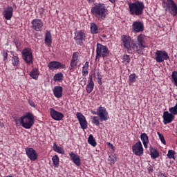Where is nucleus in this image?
Returning <instances> with one entry per match:
<instances>
[{
  "label": "nucleus",
  "mask_w": 177,
  "mask_h": 177,
  "mask_svg": "<svg viewBox=\"0 0 177 177\" xmlns=\"http://www.w3.org/2000/svg\"><path fill=\"white\" fill-rule=\"evenodd\" d=\"M150 153L151 158H157L159 157L160 153H158V151L153 147H150Z\"/></svg>",
  "instance_id": "obj_27"
},
{
  "label": "nucleus",
  "mask_w": 177,
  "mask_h": 177,
  "mask_svg": "<svg viewBox=\"0 0 177 177\" xmlns=\"http://www.w3.org/2000/svg\"><path fill=\"white\" fill-rule=\"evenodd\" d=\"M12 63L14 66H19L20 63V59H19V57L17 55H13L12 59Z\"/></svg>",
  "instance_id": "obj_32"
},
{
  "label": "nucleus",
  "mask_w": 177,
  "mask_h": 177,
  "mask_svg": "<svg viewBox=\"0 0 177 177\" xmlns=\"http://www.w3.org/2000/svg\"><path fill=\"white\" fill-rule=\"evenodd\" d=\"M6 177H12V176H7Z\"/></svg>",
  "instance_id": "obj_52"
},
{
  "label": "nucleus",
  "mask_w": 177,
  "mask_h": 177,
  "mask_svg": "<svg viewBox=\"0 0 177 177\" xmlns=\"http://www.w3.org/2000/svg\"><path fill=\"white\" fill-rule=\"evenodd\" d=\"M32 25L33 30H35V31H41V28L44 26V23L40 19H33Z\"/></svg>",
  "instance_id": "obj_19"
},
{
  "label": "nucleus",
  "mask_w": 177,
  "mask_h": 177,
  "mask_svg": "<svg viewBox=\"0 0 177 177\" xmlns=\"http://www.w3.org/2000/svg\"><path fill=\"white\" fill-rule=\"evenodd\" d=\"M30 76L33 78V80H37L38 78V69L34 68L30 73Z\"/></svg>",
  "instance_id": "obj_33"
},
{
  "label": "nucleus",
  "mask_w": 177,
  "mask_h": 177,
  "mask_svg": "<svg viewBox=\"0 0 177 177\" xmlns=\"http://www.w3.org/2000/svg\"><path fill=\"white\" fill-rule=\"evenodd\" d=\"M132 27L134 32H142L145 30V25L140 21H134Z\"/></svg>",
  "instance_id": "obj_16"
},
{
  "label": "nucleus",
  "mask_w": 177,
  "mask_h": 177,
  "mask_svg": "<svg viewBox=\"0 0 177 177\" xmlns=\"http://www.w3.org/2000/svg\"><path fill=\"white\" fill-rule=\"evenodd\" d=\"M93 114H96V112H93Z\"/></svg>",
  "instance_id": "obj_51"
},
{
  "label": "nucleus",
  "mask_w": 177,
  "mask_h": 177,
  "mask_svg": "<svg viewBox=\"0 0 177 177\" xmlns=\"http://www.w3.org/2000/svg\"><path fill=\"white\" fill-rule=\"evenodd\" d=\"M92 122L93 124L97 125V127H99V125H100V122H99V119H97V117L96 116H93L92 118Z\"/></svg>",
  "instance_id": "obj_39"
},
{
  "label": "nucleus",
  "mask_w": 177,
  "mask_h": 177,
  "mask_svg": "<svg viewBox=\"0 0 177 177\" xmlns=\"http://www.w3.org/2000/svg\"><path fill=\"white\" fill-rule=\"evenodd\" d=\"M53 149L54 151H56V153H59V154H64V149L57 146V145H56V143L53 144Z\"/></svg>",
  "instance_id": "obj_26"
},
{
  "label": "nucleus",
  "mask_w": 177,
  "mask_h": 177,
  "mask_svg": "<svg viewBox=\"0 0 177 177\" xmlns=\"http://www.w3.org/2000/svg\"><path fill=\"white\" fill-rule=\"evenodd\" d=\"M69 156L71 158V160L73 161L74 164L77 165V167H80L81 165V159L80 158V156L73 152H71L69 153Z\"/></svg>",
  "instance_id": "obj_23"
},
{
  "label": "nucleus",
  "mask_w": 177,
  "mask_h": 177,
  "mask_svg": "<svg viewBox=\"0 0 177 177\" xmlns=\"http://www.w3.org/2000/svg\"><path fill=\"white\" fill-rule=\"evenodd\" d=\"M140 138L143 143L144 147H145V149H147V145H149V136H147V134H146V133H141Z\"/></svg>",
  "instance_id": "obj_25"
},
{
  "label": "nucleus",
  "mask_w": 177,
  "mask_h": 177,
  "mask_svg": "<svg viewBox=\"0 0 177 177\" xmlns=\"http://www.w3.org/2000/svg\"><path fill=\"white\" fill-rule=\"evenodd\" d=\"M98 117H100V121H107L109 120V113L106 111V108L100 106L97 113Z\"/></svg>",
  "instance_id": "obj_9"
},
{
  "label": "nucleus",
  "mask_w": 177,
  "mask_h": 177,
  "mask_svg": "<svg viewBox=\"0 0 177 177\" xmlns=\"http://www.w3.org/2000/svg\"><path fill=\"white\" fill-rule=\"evenodd\" d=\"M74 39L76 41V44H77V45L82 46L84 44L82 41L85 39V33H84V32L82 30L77 31L75 32Z\"/></svg>",
  "instance_id": "obj_14"
},
{
  "label": "nucleus",
  "mask_w": 177,
  "mask_h": 177,
  "mask_svg": "<svg viewBox=\"0 0 177 177\" xmlns=\"http://www.w3.org/2000/svg\"><path fill=\"white\" fill-rule=\"evenodd\" d=\"M16 44V46H17V44Z\"/></svg>",
  "instance_id": "obj_54"
},
{
  "label": "nucleus",
  "mask_w": 177,
  "mask_h": 177,
  "mask_svg": "<svg viewBox=\"0 0 177 177\" xmlns=\"http://www.w3.org/2000/svg\"><path fill=\"white\" fill-rule=\"evenodd\" d=\"M53 92L55 97L60 99V97L63 96V87L60 86H56L54 87Z\"/></svg>",
  "instance_id": "obj_22"
},
{
  "label": "nucleus",
  "mask_w": 177,
  "mask_h": 177,
  "mask_svg": "<svg viewBox=\"0 0 177 177\" xmlns=\"http://www.w3.org/2000/svg\"><path fill=\"white\" fill-rule=\"evenodd\" d=\"M48 66L50 70H57L59 68H66V66H64V64L56 61H53L50 62Z\"/></svg>",
  "instance_id": "obj_15"
},
{
  "label": "nucleus",
  "mask_w": 177,
  "mask_h": 177,
  "mask_svg": "<svg viewBox=\"0 0 177 177\" xmlns=\"http://www.w3.org/2000/svg\"><path fill=\"white\" fill-rule=\"evenodd\" d=\"M88 142L89 143V145H91V146H93V147L96 146V140H95V138H93V136L92 134H91L88 136Z\"/></svg>",
  "instance_id": "obj_29"
},
{
  "label": "nucleus",
  "mask_w": 177,
  "mask_h": 177,
  "mask_svg": "<svg viewBox=\"0 0 177 177\" xmlns=\"http://www.w3.org/2000/svg\"><path fill=\"white\" fill-rule=\"evenodd\" d=\"M175 116L172 113H169L168 111H165L163 113V122L165 125L167 124H171L174 121Z\"/></svg>",
  "instance_id": "obj_17"
},
{
  "label": "nucleus",
  "mask_w": 177,
  "mask_h": 177,
  "mask_svg": "<svg viewBox=\"0 0 177 177\" xmlns=\"http://www.w3.org/2000/svg\"><path fill=\"white\" fill-rule=\"evenodd\" d=\"M0 127L1 128H3V124L2 122H0Z\"/></svg>",
  "instance_id": "obj_48"
},
{
  "label": "nucleus",
  "mask_w": 177,
  "mask_h": 177,
  "mask_svg": "<svg viewBox=\"0 0 177 177\" xmlns=\"http://www.w3.org/2000/svg\"><path fill=\"white\" fill-rule=\"evenodd\" d=\"M50 115L53 120H55V121H60L64 117V115L63 113L58 112L57 111H55L53 109H50Z\"/></svg>",
  "instance_id": "obj_18"
},
{
  "label": "nucleus",
  "mask_w": 177,
  "mask_h": 177,
  "mask_svg": "<svg viewBox=\"0 0 177 177\" xmlns=\"http://www.w3.org/2000/svg\"><path fill=\"white\" fill-rule=\"evenodd\" d=\"M109 146H110L111 147H112V149H114V146H113V144L108 142Z\"/></svg>",
  "instance_id": "obj_47"
},
{
  "label": "nucleus",
  "mask_w": 177,
  "mask_h": 177,
  "mask_svg": "<svg viewBox=\"0 0 177 177\" xmlns=\"http://www.w3.org/2000/svg\"><path fill=\"white\" fill-rule=\"evenodd\" d=\"M109 161L111 164H114L115 161H117V159L115 158V157H114V156H110L109 157Z\"/></svg>",
  "instance_id": "obj_42"
},
{
  "label": "nucleus",
  "mask_w": 177,
  "mask_h": 177,
  "mask_svg": "<svg viewBox=\"0 0 177 177\" xmlns=\"http://www.w3.org/2000/svg\"><path fill=\"white\" fill-rule=\"evenodd\" d=\"M122 41L123 42V45L124 48L129 50H132V39L131 37L128 35H122Z\"/></svg>",
  "instance_id": "obj_12"
},
{
  "label": "nucleus",
  "mask_w": 177,
  "mask_h": 177,
  "mask_svg": "<svg viewBox=\"0 0 177 177\" xmlns=\"http://www.w3.org/2000/svg\"><path fill=\"white\" fill-rule=\"evenodd\" d=\"M22 57L27 64H32V53L31 52V49H24L22 51Z\"/></svg>",
  "instance_id": "obj_7"
},
{
  "label": "nucleus",
  "mask_w": 177,
  "mask_h": 177,
  "mask_svg": "<svg viewBox=\"0 0 177 177\" xmlns=\"http://www.w3.org/2000/svg\"><path fill=\"white\" fill-rule=\"evenodd\" d=\"M91 31L92 34H97L99 32L96 24L92 23L91 24Z\"/></svg>",
  "instance_id": "obj_30"
},
{
  "label": "nucleus",
  "mask_w": 177,
  "mask_h": 177,
  "mask_svg": "<svg viewBox=\"0 0 177 177\" xmlns=\"http://www.w3.org/2000/svg\"><path fill=\"white\" fill-rule=\"evenodd\" d=\"M76 117L80 124L82 129H86L88 128V122H86V118L82 115V113L77 112L76 113Z\"/></svg>",
  "instance_id": "obj_10"
},
{
  "label": "nucleus",
  "mask_w": 177,
  "mask_h": 177,
  "mask_svg": "<svg viewBox=\"0 0 177 177\" xmlns=\"http://www.w3.org/2000/svg\"><path fill=\"white\" fill-rule=\"evenodd\" d=\"M161 176H164V177H167V176H165V174H161Z\"/></svg>",
  "instance_id": "obj_50"
},
{
  "label": "nucleus",
  "mask_w": 177,
  "mask_h": 177,
  "mask_svg": "<svg viewBox=\"0 0 177 177\" xmlns=\"http://www.w3.org/2000/svg\"><path fill=\"white\" fill-rule=\"evenodd\" d=\"M3 15L6 20H10L12 16H13V8L10 6L4 9Z\"/></svg>",
  "instance_id": "obj_21"
},
{
  "label": "nucleus",
  "mask_w": 177,
  "mask_h": 177,
  "mask_svg": "<svg viewBox=\"0 0 177 177\" xmlns=\"http://www.w3.org/2000/svg\"><path fill=\"white\" fill-rule=\"evenodd\" d=\"M109 146H110L111 147H112V149H114V146H113V144L108 142Z\"/></svg>",
  "instance_id": "obj_46"
},
{
  "label": "nucleus",
  "mask_w": 177,
  "mask_h": 177,
  "mask_svg": "<svg viewBox=\"0 0 177 177\" xmlns=\"http://www.w3.org/2000/svg\"><path fill=\"white\" fill-rule=\"evenodd\" d=\"M78 56H80V53H74L72 57V60L71 62V68L70 70H74L77 67V63H78Z\"/></svg>",
  "instance_id": "obj_20"
},
{
  "label": "nucleus",
  "mask_w": 177,
  "mask_h": 177,
  "mask_svg": "<svg viewBox=\"0 0 177 177\" xmlns=\"http://www.w3.org/2000/svg\"><path fill=\"white\" fill-rule=\"evenodd\" d=\"M175 154H176V153H175L174 151L169 150L167 157L168 158H174V160H175Z\"/></svg>",
  "instance_id": "obj_38"
},
{
  "label": "nucleus",
  "mask_w": 177,
  "mask_h": 177,
  "mask_svg": "<svg viewBox=\"0 0 177 177\" xmlns=\"http://www.w3.org/2000/svg\"><path fill=\"white\" fill-rule=\"evenodd\" d=\"M129 81L130 82H135L136 81V75L131 74L129 75Z\"/></svg>",
  "instance_id": "obj_41"
},
{
  "label": "nucleus",
  "mask_w": 177,
  "mask_h": 177,
  "mask_svg": "<svg viewBox=\"0 0 177 177\" xmlns=\"http://www.w3.org/2000/svg\"><path fill=\"white\" fill-rule=\"evenodd\" d=\"M169 111L170 113H171V114H172L173 115H176V114H177V103H176V104L175 105L174 107H171V108H169Z\"/></svg>",
  "instance_id": "obj_37"
},
{
  "label": "nucleus",
  "mask_w": 177,
  "mask_h": 177,
  "mask_svg": "<svg viewBox=\"0 0 177 177\" xmlns=\"http://www.w3.org/2000/svg\"><path fill=\"white\" fill-rule=\"evenodd\" d=\"M157 133H158L159 138H160V141L162 142V143H163V145H167V142H165L164 136L162 134L160 133V132H158Z\"/></svg>",
  "instance_id": "obj_40"
},
{
  "label": "nucleus",
  "mask_w": 177,
  "mask_h": 177,
  "mask_svg": "<svg viewBox=\"0 0 177 177\" xmlns=\"http://www.w3.org/2000/svg\"><path fill=\"white\" fill-rule=\"evenodd\" d=\"M109 53L110 51H109L107 46L99 43L97 44L95 60H97V59H100V57H109Z\"/></svg>",
  "instance_id": "obj_5"
},
{
  "label": "nucleus",
  "mask_w": 177,
  "mask_h": 177,
  "mask_svg": "<svg viewBox=\"0 0 177 177\" xmlns=\"http://www.w3.org/2000/svg\"><path fill=\"white\" fill-rule=\"evenodd\" d=\"M130 15L135 16H142L145 10V4L143 2L136 1L129 4Z\"/></svg>",
  "instance_id": "obj_3"
},
{
  "label": "nucleus",
  "mask_w": 177,
  "mask_h": 177,
  "mask_svg": "<svg viewBox=\"0 0 177 177\" xmlns=\"http://www.w3.org/2000/svg\"><path fill=\"white\" fill-rule=\"evenodd\" d=\"M132 151L136 156H142L143 155V147L142 146V142L140 141L136 142L132 147Z\"/></svg>",
  "instance_id": "obj_11"
},
{
  "label": "nucleus",
  "mask_w": 177,
  "mask_h": 177,
  "mask_svg": "<svg viewBox=\"0 0 177 177\" xmlns=\"http://www.w3.org/2000/svg\"><path fill=\"white\" fill-rule=\"evenodd\" d=\"M107 8L104 3L95 4V6L91 8V13L99 21H103L107 17Z\"/></svg>",
  "instance_id": "obj_2"
},
{
  "label": "nucleus",
  "mask_w": 177,
  "mask_h": 177,
  "mask_svg": "<svg viewBox=\"0 0 177 177\" xmlns=\"http://www.w3.org/2000/svg\"><path fill=\"white\" fill-rule=\"evenodd\" d=\"M110 2H111L112 3H114V2H115V0H109Z\"/></svg>",
  "instance_id": "obj_49"
},
{
  "label": "nucleus",
  "mask_w": 177,
  "mask_h": 177,
  "mask_svg": "<svg viewBox=\"0 0 177 177\" xmlns=\"http://www.w3.org/2000/svg\"><path fill=\"white\" fill-rule=\"evenodd\" d=\"M98 80H102V78H100V77H98Z\"/></svg>",
  "instance_id": "obj_53"
},
{
  "label": "nucleus",
  "mask_w": 177,
  "mask_h": 177,
  "mask_svg": "<svg viewBox=\"0 0 177 177\" xmlns=\"http://www.w3.org/2000/svg\"><path fill=\"white\" fill-rule=\"evenodd\" d=\"M129 62H131V58L129 57V55H125L123 56L122 58V62L124 63L125 64H129Z\"/></svg>",
  "instance_id": "obj_36"
},
{
  "label": "nucleus",
  "mask_w": 177,
  "mask_h": 177,
  "mask_svg": "<svg viewBox=\"0 0 177 177\" xmlns=\"http://www.w3.org/2000/svg\"><path fill=\"white\" fill-rule=\"evenodd\" d=\"M3 56L4 60H6L8 59V53H6V51L3 50Z\"/></svg>",
  "instance_id": "obj_43"
},
{
  "label": "nucleus",
  "mask_w": 177,
  "mask_h": 177,
  "mask_svg": "<svg viewBox=\"0 0 177 177\" xmlns=\"http://www.w3.org/2000/svg\"><path fill=\"white\" fill-rule=\"evenodd\" d=\"M146 43L145 41V35H140L138 36L137 43H132V49L137 52L139 55H143L145 52V48H147Z\"/></svg>",
  "instance_id": "obj_4"
},
{
  "label": "nucleus",
  "mask_w": 177,
  "mask_h": 177,
  "mask_svg": "<svg viewBox=\"0 0 177 177\" xmlns=\"http://www.w3.org/2000/svg\"><path fill=\"white\" fill-rule=\"evenodd\" d=\"M54 81H63V73H57L54 76Z\"/></svg>",
  "instance_id": "obj_34"
},
{
  "label": "nucleus",
  "mask_w": 177,
  "mask_h": 177,
  "mask_svg": "<svg viewBox=\"0 0 177 177\" xmlns=\"http://www.w3.org/2000/svg\"><path fill=\"white\" fill-rule=\"evenodd\" d=\"M26 153L31 161H35L38 158V153L32 148H26Z\"/></svg>",
  "instance_id": "obj_13"
},
{
  "label": "nucleus",
  "mask_w": 177,
  "mask_h": 177,
  "mask_svg": "<svg viewBox=\"0 0 177 177\" xmlns=\"http://www.w3.org/2000/svg\"><path fill=\"white\" fill-rule=\"evenodd\" d=\"M45 41L46 44H50L52 42V35L49 32L46 34Z\"/></svg>",
  "instance_id": "obj_35"
},
{
  "label": "nucleus",
  "mask_w": 177,
  "mask_h": 177,
  "mask_svg": "<svg viewBox=\"0 0 177 177\" xmlns=\"http://www.w3.org/2000/svg\"><path fill=\"white\" fill-rule=\"evenodd\" d=\"M13 118L17 127H21L22 125L23 128L30 129L34 125V115L31 113H28L19 118L15 117Z\"/></svg>",
  "instance_id": "obj_1"
},
{
  "label": "nucleus",
  "mask_w": 177,
  "mask_h": 177,
  "mask_svg": "<svg viewBox=\"0 0 177 177\" xmlns=\"http://www.w3.org/2000/svg\"><path fill=\"white\" fill-rule=\"evenodd\" d=\"M94 86H95V83H93V78L92 77V76H91L90 80L88 81V84L86 86L87 93H91L92 91H93Z\"/></svg>",
  "instance_id": "obj_24"
},
{
  "label": "nucleus",
  "mask_w": 177,
  "mask_h": 177,
  "mask_svg": "<svg viewBox=\"0 0 177 177\" xmlns=\"http://www.w3.org/2000/svg\"><path fill=\"white\" fill-rule=\"evenodd\" d=\"M89 68V62H86L82 68V75H88V69Z\"/></svg>",
  "instance_id": "obj_28"
},
{
  "label": "nucleus",
  "mask_w": 177,
  "mask_h": 177,
  "mask_svg": "<svg viewBox=\"0 0 177 177\" xmlns=\"http://www.w3.org/2000/svg\"><path fill=\"white\" fill-rule=\"evenodd\" d=\"M155 57L157 63H162L164 60H168L169 59L168 53L162 50H157L155 53Z\"/></svg>",
  "instance_id": "obj_8"
},
{
  "label": "nucleus",
  "mask_w": 177,
  "mask_h": 177,
  "mask_svg": "<svg viewBox=\"0 0 177 177\" xmlns=\"http://www.w3.org/2000/svg\"><path fill=\"white\" fill-rule=\"evenodd\" d=\"M53 165L55 168H59V156L57 155H55L52 158Z\"/></svg>",
  "instance_id": "obj_31"
},
{
  "label": "nucleus",
  "mask_w": 177,
  "mask_h": 177,
  "mask_svg": "<svg viewBox=\"0 0 177 177\" xmlns=\"http://www.w3.org/2000/svg\"><path fill=\"white\" fill-rule=\"evenodd\" d=\"M163 2L167 5L169 13H171L172 16H176L177 6L174 0H163Z\"/></svg>",
  "instance_id": "obj_6"
},
{
  "label": "nucleus",
  "mask_w": 177,
  "mask_h": 177,
  "mask_svg": "<svg viewBox=\"0 0 177 177\" xmlns=\"http://www.w3.org/2000/svg\"><path fill=\"white\" fill-rule=\"evenodd\" d=\"M30 106H31L32 107H35V104H34L33 102H29Z\"/></svg>",
  "instance_id": "obj_44"
},
{
  "label": "nucleus",
  "mask_w": 177,
  "mask_h": 177,
  "mask_svg": "<svg viewBox=\"0 0 177 177\" xmlns=\"http://www.w3.org/2000/svg\"><path fill=\"white\" fill-rule=\"evenodd\" d=\"M148 171H149V174H151V172H153V167H149L148 168Z\"/></svg>",
  "instance_id": "obj_45"
}]
</instances>
